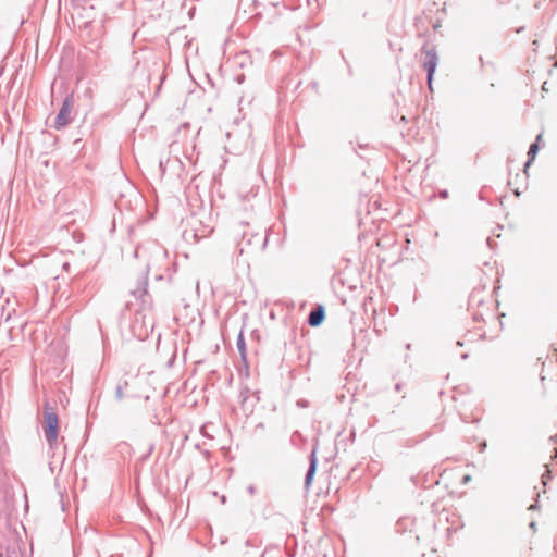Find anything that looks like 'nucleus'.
Masks as SVG:
<instances>
[{"instance_id": "1", "label": "nucleus", "mask_w": 557, "mask_h": 557, "mask_svg": "<svg viewBox=\"0 0 557 557\" xmlns=\"http://www.w3.org/2000/svg\"><path fill=\"white\" fill-rule=\"evenodd\" d=\"M147 285L148 278L147 275H145L140 281L138 288L131 293L132 296L136 298L138 297L141 301L140 309L136 310L133 326L134 331H136L137 324H141L144 331H140L138 336H146L148 334V330H152L153 327L152 319L147 320L148 314L150 313V307L147 305V300L145 299V297L147 296Z\"/></svg>"}, {"instance_id": "2", "label": "nucleus", "mask_w": 557, "mask_h": 557, "mask_svg": "<svg viewBox=\"0 0 557 557\" xmlns=\"http://www.w3.org/2000/svg\"><path fill=\"white\" fill-rule=\"evenodd\" d=\"M42 411L45 418L42 426L44 434L49 445V448L53 449L58 443L59 418L48 401L45 403Z\"/></svg>"}, {"instance_id": "3", "label": "nucleus", "mask_w": 557, "mask_h": 557, "mask_svg": "<svg viewBox=\"0 0 557 557\" xmlns=\"http://www.w3.org/2000/svg\"><path fill=\"white\" fill-rule=\"evenodd\" d=\"M72 15L82 20L84 24L90 23L95 17V7L90 0H71Z\"/></svg>"}, {"instance_id": "4", "label": "nucleus", "mask_w": 557, "mask_h": 557, "mask_svg": "<svg viewBox=\"0 0 557 557\" xmlns=\"http://www.w3.org/2000/svg\"><path fill=\"white\" fill-rule=\"evenodd\" d=\"M437 61H438V58H437L436 51L434 49L425 50V61L423 63V67L428 72V85L431 90H432V79H433V75H434V72L437 66Z\"/></svg>"}, {"instance_id": "5", "label": "nucleus", "mask_w": 557, "mask_h": 557, "mask_svg": "<svg viewBox=\"0 0 557 557\" xmlns=\"http://www.w3.org/2000/svg\"><path fill=\"white\" fill-rule=\"evenodd\" d=\"M70 113H71V101L69 98H66L63 101V104L55 117V128H58V129L62 128L70 123V121H71Z\"/></svg>"}, {"instance_id": "6", "label": "nucleus", "mask_w": 557, "mask_h": 557, "mask_svg": "<svg viewBox=\"0 0 557 557\" xmlns=\"http://www.w3.org/2000/svg\"><path fill=\"white\" fill-rule=\"evenodd\" d=\"M317 465H318L317 451H315V449H313L311 455H310L309 469H308L306 478H305V487H306V490H309V487H310V485L312 483L313 476H314L315 471H317Z\"/></svg>"}, {"instance_id": "7", "label": "nucleus", "mask_w": 557, "mask_h": 557, "mask_svg": "<svg viewBox=\"0 0 557 557\" xmlns=\"http://www.w3.org/2000/svg\"><path fill=\"white\" fill-rule=\"evenodd\" d=\"M325 317L324 308L322 306H319L318 308L313 309L308 318V323L311 326H318L320 325Z\"/></svg>"}, {"instance_id": "8", "label": "nucleus", "mask_w": 557, "mask_h": 557, "mask_svg": "<svg viewBox=\"0 0 557 557\" xmlns=\"http://www.w3.org/2000/svg\"><path fill=\"white\" fill-rule=\"evenodd\" d=\"M236 346H237V349H238V351L240 354L242 359L245 361L246 357H247V348H246V343H245L244 332L243 331H240L238 336H237Z\"/></svg>"}, {"instance_id": "9", "label": "nucleus", "mask_w": 557, "mask_h": 557, "mask_svg": "<svg viewBox=\"0 0 557 557\" xmlns=\"http://www.w3.org/2000/svg\"><path fill=\"white\" fill-rule=\"evenodd\" d=\"M537 151H539L537 143H533L530 146L529 151H528V156L530 157V160L525 163L527 166L530 164L531 160L535 158Z\"/></svg>"}, {"instance_id": "10", "label": "nucleus", "mask_w": 557, "mask_h": 557, "mask_svg": "<svg viewBox=\"0 0 557 557\" xmlns=\"http://www.w3.org/2000/svg\"><path fill=\"white\" fill-rule=\"evenodd\" d=\"M470 481H471V475H469V474L465 475V476H463V479H462V483H463V484H467V483H469Z\"/></svg>"}, {"instance_id": "11", "label": "nucleus", "mask_w": 557, "mask_h": 557, "mask_svg": "<svg viewBox=\"0 0 557 557\" xmlns=\"http://www.w3.org/2000/svg\"><path fill=\"white\" fill-rule=\"evenodd\" d=\"M116 396H117V398H122V396H123L121 386H117V388H116Z\"/></svg>"}, {"instance_id": "12", "label": "nucleus", "mask_w": 557, "mask_h": 557, "mask_svg": "<svg viewBox=\"0 0 557 557\" xmlns=\"http://www.w3.org/2000/svg\"><path fill=\"white\" fill-rule=\"evenodd\" d=\"M441 196H442L443 198H446V197L448 196V193H447L446 190H444V191H442V193H441Z\"/></svg>"}, {"instance_id": "13", "label": "nucleus", "mask_w": 557, "mask_h": 557, "mask_svg": "<svg viewBox=\"0 0 557 557\" xmlns=\"http://www.w3.org/2000/svg\"><path fill=\"white\" fill-rule=\"evenodd\" d=\"M530 528H531V529H535V522H531V523H530Z\"/></svg>"}, {"instance_id": "14", "label": "nucleus", "mask_w": 557, "mask_h": 557, "mask_svg": "<svg viewBox=\"0 0 557 557\" xmlns=\"http://www.w3.org/2000/svg\"><path fill=\"white\" fill-rule=\"evenodd\" d=\"M267 242H268V239H267V237H265V238H264V240H263V244H262L263 248L265 247Z\"/></svg>"}, {"instance_id": "15", "label": "nucleus", "mask_w": 557, "mask_h": 557, "mask_svg": "<svg viewBox=\"0 0 557 557\" xmlns=\"http://www.w3.org/2000/svg\"><path fill=\"white\" fill-rule=\"evenodd\" d=\"M248 491H249V493H250V494H252V493H253V487H252V486H250V487L248 488Z\"/></svg>"}, {"instance_id": "16", "label": "nucleus", "mask_w": 557, "mask_h": 557, "mask_svg": "<svg viewBox=\"0 0 557 557\" xmlns=\"http://www.w3.org/2000/svg\"><path fill=\"white\" fill-rule=\"evenodd\" d=\"M396 391H400V385L396 384Z\"/></svg>"}, {"instance_id": "17", "label": "nucleus", "mask_w": 557, "mask_h": 557, "mask_svg": "<svg viewBox=\"0 0 557 557\" xmlns=\"http://www.w3.org/2000/svg\"><path fill=\"white\" fill-rule=\"evenodd\" d=\"M461 357H462V359H466V358H468V355L463 354Z\"/></svg>"}, {"instance_id": "18", "label": "nucleus", "mask_w": 557, "mask_h": 557, "mask_svg": "<svg viewBox=\"0 0 557 557\" xmlns=\"http://www.w3.org/2000/svg\"><path fill=\"white\" fill-rule=\"evenodd\" d=\"M555 65L557 66V62L555 63Z\"/></svg>"}]
</instances>
